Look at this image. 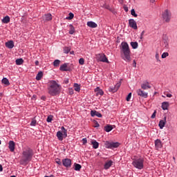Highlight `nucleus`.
I'll list each match as a JSON object with an SVG mask.
<instances>
[{
    "mask_svg": "<svg viewBox=\"0 0 177 177\" xmlns=\"http://www.w3.org/2000/svg\"><path fill=\"white\" fill-rule=\"evenodd\" d=\"M60 91H62V86L57 84L56 81L51 80L48 82V92L50 96H57L60 93Z\"/></svg>",
    "mask_w": 177,
    "mask_h": 177,
    "instance_id": "nucleus-1",
    "label": "nucleus"
},
{
    "mask_svg": "<svg viewBox=\"0 0 177 177\" xmlns=\"http://www.w3.org/2000/svg\"><path fill=\"white\" fill-rule=\"evenodd\" d=\"M120 53L122 59L125 62H130L131 60V50L129 49V45L127 42H122L120 46Z\"/></svg>",
    "mask_w": 177,
    "mask_h": 177,
    "instance_id": "nucleus-2",
    "label": "nucleus"
},
{
    "mask_svg": "<svg viewBox=\"0 0 177 177\" xmlns=\"http://www.w3.org/2000/svg\"><path fill=\"white\" fill-rule=\"evenodd\" d=\"M32 156H34V152L32 149L30 148H27L22 152V157L20 161L21 165H26V164H28L30 161H31V158H32Z\"/></svg>",
    "mask_w": 177,
    "mask_h": 177,
    "instance_id": "nucleus-3",
    "label": "nucleus"
},
{
    "mask_svg": "<svg viewBox=\"0 0 177 177\" xmlns=\"http://www.w3.org/2000/svg\"><path fill=\"white\" fill-rule=\"evenodd\" d=\"M144 163H145V160L143 158H138V159H135L132 165L135 168H137V169H143L144 167Z\"/></svg>",
    "mask_w": 177,
    "mask_h": 177,
    "instance_id": "nucleus-4",
    "label": "nucleus"
},
{
    "mask_svg": "<svg viewBox=\"0 0 177 177\" xmlns=\"http://www.w3.org/2000/svg\"><path fill=\"white\" fill-rule=\"evenodd\" d=\"M104 145L106 149H117V147L120 146V142L106 141L105 142Z\"/></svg>",
    "mask_w": 177,
    "mask_h": 177,
    "instance_id": "nucleus-5",
    "label": "nucleus"
},
{
    "mask_svg": "<svg viewBox=\"0 0 177 177\" xmlns=\"http://www.w3.org/2000/svg\"><path fill=\"white\" fill-rule=\"evenodd\" d=\"M162 17L163 20H165V21H166V23H169V20H171V12H169V10H165L162 12Z\"/></svg>",
    "mask_w": 177,
    "mask_h": 177,
    "instance_id": "nucleus-6",
    "label": "nucleus"
},
{
    "mask_svg": "<svg viewBox=\"0 0 177 177\" xmlns=\"http://www.w3.org/2000/svg\"><path fill=\"white\" fill-rule=\"evenodd\" d=\"M120 86H121V82L117 83L114 86L109 87V91L112 93H115V92L120 89Z\"/></svg>",
    "mask_w": 177,
    "mask_h": 177,
    "instance_id": "nucleus-7",
    "label": "nucleus"
},
{
    "mask_svg": "<svg viewBox=\"0 0 177 177\" xmlns=\"http://www.w3.org/2000/svg\"><path fill=\"white\" fill-rule=\"evenodd\" d=\"M97 58L100 62H103L104 63H109V59L104 54H97Z\"/></svg>",
    "mask_w": 177,
    "mask_h": 177,
    "instance_id": "nucleus-8",
    "label": "nucleus"
},
{
    "mask_svg": "<svg viewBox=\"0 0 177 177\" xmlns=\"http://www.w3.org/2000/svg\"><path fill=\"white\" fill-rule=\"evenodd\" d=\"M129 25L131 28L133 30H138V24H136V21L133 19H131L129 20Z\"/></svg>",
    "mask_w": 177,
    "mask_h": 177,
    "instance_id": "nucleus-9",
    "label": "nucleus"
},
{
    "mask_svg": "<svg viewBox=\"0 0 177 177\" xmlns=\"http://www.w3.org/2000/svg\"><path fill=\"white\" fill-rule=\"evenodd\" d=\"M62 164L66 168H71V159L65 158L62 160Z\"/></svg>",
    "mask_w": 177,
    "mask_h": 177,
    "instance_id": "nucleus-10",
    "label": "nucleus"
},
{
    "mask_svg": "<svg viewBox=\"0 0 177 177\" xmlns=\"http://www.w3.org/2000/svg\"><path fill=\"white\" fill-rule=\"evenodd\" d=\"M137 94L138 95V96L144 97L145 99L147 98V96H149L147 93L145 92L143 90L140 88L137 90Z\"/></svg>",
    "mask_w": 177,
    "mask_h": 177,
    "instance_id": "nucleus-11",
    "label": "nucleus"
},
{
    "mask_svg": "<svg viewBox=\"0 0 177 177\" xmlns=\"http://www.w3.org/2000/svg\"><path fill=\"white\" fill-rule=\"evenodd\" d=\"M155 147L156 150H159V149L162 147V142H161V140L157 139L155 140Z\"/></svg>",
    "mask_w": 177,
    "mask_h": 177,
    "instance_id": "nucleus-12",
    "label": "nucleus"
},
{
    "mask_svg": "<svg viewBox=\"0 0 177 177\" xmlns=\"http://www.w3.org/2000/svg\"><path fill=\"white\" fill-rule=\"evenodd\" d=\"M151 88V86H150V83H149V82H144L141 84V88L144 89V91L150 89Z\"/></svg>",
    "mask_w": 177,
    "mask_h": 177,
    "instance_id": "nucleus-13",
    "label": "nucleus"
},
{
    "mask_svg": "<svg viewBox=\"0 0 177 177\" xmlns=\"http://www.w3.org/2000/svg\"><path fill=\"white\" fill-rule=\"evenodd\" d=\"M52 20V15L50 13L45 14L43 16V21H50Z\"/></svg>",
    "mask_w": 177,
    "mask_h": 177,
    "instance_id": "nucleus-14",
    "label": "nucleus"
},
{
    "mask_svg": "<svg viewBox=\"0 0 177 177\" xmlns=\"http://www.w3.org/2000/svg\"><path fill=\"white\" fill-rule=\"evenodd\" d=\"M94 92H95L97 96H103V95L104 94V92H103L100 87H97L96 88H95Z\"/></svg>",
    "mask_w": 177,
    "mask_h": 177,
    "instance_id": "nucleus-15",
    "label": "nucleus"
},
{
    "mask_svg": "<svg viewBox=\"0 0 177 177\" xmlns=\"http://www.w3.org/2000/svg\"><path fill=\"white\" fill-rule=\"evenodd\" d=\"M91 117H98V118H102V113H99L97 111H91Z\"/></svg>",
    "mask_w": 177,
    "mask_h": 177,
    "instance_id": "nucleus-16",
    "label": "nucleus"
},
{
    "mask_svg": "<svg viewBox=\"0 0 177 177\" xmlns=\"http://www.w3.org/2000/svg\"><path fill=\"white\" fill-rule=\"evenodd\" d=\"M6 48H8V49H13L15 47V43H13V41H9L6 43Z\"/></svg>",
    "mask_w": 177,
    "mask_h": 177,
    "instance_id": "nucleus-17",
    "label": "nucleus"
},
{
    "mask_svg": "<svg viewBox=\"0 0 177 177\" xmlns=\"http://www.w3.org/2000/svg\"><path fill=\"white\" fill-rule=\"evenodd\" d=\"M113 160H108L105 162L104 168V169H109L111 165H113Z\"/></svg>",
    "mask_w": 177,
    "mask_h": 177,
    "instance_id": "nucleus-18",
    "label": "nucleus"
},
{
    "mask_svg": "<svg viewBox=\"0 0 177 177\" xmlns=\"http://www.w3.org/2000/svg\"><path fill=\"white\" fill-rule=\"evenodd\" d=\"M15 144L13 141H10L9 142L8 148H9L10 151H12V152L15 151Z\"/></svg>",
    "mask_w": 177,
    "mask_h": 177,
    "instance_id": "nucleus-19",
    "label": "nucleus"
},
{
    "mask_svg": "<svg viewBox=\"0 0 177 177\" xmlns=\"http://www.w3.org/2000/svg\"><path fill=\"white\" fill-rule=\"evenodd\" d=\"M87 26L91 28H96V27H97V24L93 21H88Z\"/></svg>",
    "mask_w": 177,
    "mask_h": 177,
    "instance_id": "nucleus-20",
    "label": "nucleus"
},
{
    "mask_svg": "<svg viewBox=\"0 0 177 177\" xmlns=\"http://www.w3.org/2000/svg\"><path fill=\"white\" fill-rule=\"evenodd\" d=\"M42 77H44V72L39 71L36 75L37 81H41V80H42Z\"/></svg>",
    "mask_w": 177,
    "mask_h": 177,
    "instance_id": "nucleus-21",
    "label": "nucleus"
},
{
    "mask_svg": "<svg viewBox=\"0 0 177 177\" xmlns=\"http://www.w3.org/2000/svg\"><path fill=\"white\" fill-rule=\"evenodd\" d=\"M168 107H169V102H164L162 103V110H168Z\"/></svg>",
    "mask_w": 177,
    "mask_h": 177,
    "instance_id": "nucleus-22",
    "label": "nucleus"
},
{
    "mask_svg": "<svg viewBox=\"0 0 177 177\" xmlns=\"http://www.w3.org/2000/svg\"><path fill=\"white\" fill-rule=\"evenodd\" d=\"M2 23L4 24H8V23L10 22V17L9 16H6L3 19H2Z\"/></svg>",
    "mask_w": 177,
    "mask_h": 177,
    "instance_id": "nucleus-23",
    "label": "nucleus"
},
{
    "mask_svg": "<svg viewBox=\"0 0 177 177\" xmlns=\"http://www.w3.org/2000/svg\"><path fill=\"white\" fill-rule=\"evenodd\" d=\"M69 28H70L69 34L71 35H73V34H74V32H75V28H74V26L72 24L69 25Z\"/></svg>",
    "mask_w": 177,
    "mask_h": 177,
    "instance_id": "nucleus-24",
    "label": "nucleus"
},
{
    "mask_svg": "<svg viewBox=\"0 0 177 177\" xmlns=\"http://www.w3.org/2000/svg\"><path fill=\"white\" fill-rule=\"evenodd\" d=\"M2 84H4V85H6L7 86L10 85V83L9 82V80H8V78L4 77L3 78V80H1Z\"/></svg>",
    "mask_w": 177,
    "mask_h": 177,
    "instance_id": "nucleus-25",
    "label": "nucleus"
},
{
    "mask_svg": "<svg viewBox=\"0 0 177 177\" xmlns=\"http://www.w3.org/2000/svg\"><path fill=\"white\" fill-rule=\"evenodd\" d=\"M15 63L17 66H20V65L23 64V63H24V60L21 58L17 59L15 61Z\"/></svg>",
    "mask_w": 177,
    "mask_h": 177,
    "instance_id": "nucleus-26",
    "label": "nucleus"
},
{
    "mask_svg": "<svg viewBox=\"0 0 177 177\" xmlns=\"http://www.w3.org/2000/svg\"><path fill=\"white\" fill-rule=\"evenodd\" d=\"M57 138L58 140H63V133H62V131H58L57 133Z\"/></svg>",
    "mask_w": 177,
    "mask_h": 177,
    "instance_id": "nucleus-27",
    "label": "nucleus"
},
{
    "mask_svg": "<svg viewBox=\"0 0 177 177\" xmlns=\"http://www.w3.org/2000/svg\"><path fill=\"white\" fill-rule=\"evenodd\" d=\"M91 145H93V149H97L99 147V142H97L96 140H93L91 142Z\"/></svg>",
    "mask_w": 177,
    "mask_h": 177,
    "instance_id": "nucleus-28",
    "label": "nucleus"
},
{
    "mask_svg": "<svg viewBox=\"0 0 177 177\" xmlns=\"http://www.w3.org/2000/svg\"><path fill=\"white\" fill-rule=\"evenodd\" d=\"M74 89L76 92H80L81 91V87L77 83L74 84Z\"/></svg>",
    "mask_w": 177,
    "mask_h": 177,
    "instance_id": "nucleus-29",
    "label": "nucleus"
},
{
    "mask_svg": "<svg viewBox=\"0 0 177 177\" xmlns=\"http://www.w3.org/2000/svg\"><path fill=\"white\" fill-rule=\"evenodd\" d=\"M130 44H131V47L133 48V49H138V46H139L138 44V42H136V41H135V42L131 41Z\"/></svg>",
    "mask_w": 177,
    "mask_h": 177,
    "instance_id": "nucleus-30",
    "label": "nucleus"
},
{
    "mask_svg": "<svg viewBox=\"0 0 177 177\" xmlns=\"http://www.w3.org/2000/svg\"><path fill=\"white\" fill-rule=\"evenodd\" d=\"M75 171H80L81 168H82V166H81V165L77 164V163H75Z\"/></svg>",
    "mask_w": 177,
    "mask_h": 177,
    "instance_id": "nucleus-31",
    "label": "nucleus"
},
{
    "mask_svg": "<svg viewBox=\"0 0 177 177\" xmlns=\"http://www.w3.org/2000/svg\"><path fill=\"white\" fill-rule=\"evenodd\" d=\"M104 129L106 132H110L111 131H113V126L111 125H107L104 127Z\"/></svg>",
    "mask_w": 177,
    "mask_h": 177,
    "instance_id": "nucleus-32",
    "label": "nucleus"
},
{
    "mask_svg": "<svg viewBox=\"0 0 177 177\" xmlns=\"http://www.w3.org/2000/svg\"><path fill=\"white\" fill-rule=\"evenodd\" d=\"M59 70H60V71H71V68H70V67H60Z\"/></svg>",
    "mask_w": 177,
    "mask_h": 177,
    "instance_id": "nucleus-33",
    "label": "nucleus"
},
{
    "mask_svg": "<svg viewBox=\"0 0 177 177\" xmlns=\"http://www.w3.org/2000/svg\"><path fill=\"white\" fill-rule=\"evenodd\" d=\"M164 127H165V121L164 120H160L159 122V127L160 129H162V128H164Z\"/></svg>",
    "mask_w": 177,
    "mask_h": 177,
    "instance_id": "nucleus-34",
    "label": "nucleus"
},
{
    "mask_svg": "<svg viewBox=\"0 0 177 177\" xmlns=\"http://www.w3.org/2000/svg\"><path fill=\"white\" fill-rule=\"evenodd\" d=\"M60 65V60L59 59H55L54 62H53V66L55 67H59V66Z\"/></svg>",
    "mask_w": 177,
    "mask_h": 177,
    "instance_id": "nucleus-35",
    "label": "nucleus"
},
{
    "mask_svg": "<svg viewBox=\"0 0 177 177\" xmlns=\"http://www.w3.org/2000/svg\"><path fill=\"white\" fill-rule=\"evenodd\" d=\"M74 19V14L73 12L69 13V16L66 17V20H73Z\"/></svg>",
    "mask_w": 177,
    "mask_h": 177,
    "instance_id": "nucleus-36",
    "label": "nucleus"
},
{
    "mask_svg": "<svg viewBox=\"0 0 177 177\" xmlns=\"http://www.w3.org/2000/svg\"><path fill=\"white\" fill-rule=\"evenodd\" d=\"M71 50V48L70 47H65L64 48V53H68Z\"/></svg>",
    "mask_w": 177,
    "mask_h": 177,
    "instance_id": "nucleus-37",
    "label": "nucleus"
},
{
    "mask_svg": "<svg viewBox=\"0 0 177 177\" xmlns=\"http://www.w3.org/2000/svg\"><path fill=\"white\" fill-rule=\"evenodd\" d=\"M52 120H53V116L50 115V116H48L46 121L47 122H52Z\"/></svg>",
    "mask_w": 177,
    "mask_h": 177,
    "instance_id": "nucleus-38",
    "label": "nucleus"
},
{
    "mask_svg": "<svg viewBox=\"0 0 177 177\" xmlns=\"http://www.w3.org/2000/svg\"><path fill=\"white\" fill-rule=\"evenodd\" d=\"M131 14L132 15V16H134V17H138V15L136 14V12H135L134 9L131 10Z\"/></svg>",
    "mask_w": 177,
    "mask_h": 177,
    "instance_id": "nucleus-39",
    "label": "nucleus"
},
{
    "mask_svg": "<svg viewBox=\"0 0 177 177\" xmlns=\"http://www.w3.org/2000/svg\"><path fill=\"white\" fill-rule=\"evenodd\" d=\"M131 97H132V93H129V95H127L126 100L127 102H129V100H131Z\"/></svg>",
    "mask_w": 177,
    "mask_h": 177,
    "instance_id": "nucleus-40",
    "label": "nucleus"
},
{
    "mask_svg": "<svg viewBox=\"0 0 177 177\" xmlns=\"http://www.w3.org/2000/svg\"><path fill=\"white\" fill-rule=\"evenodd\" d=\"M31 127H35L37 125V120H32V122H30Z\"/></svg>",
    "mask_w": 177,
    "mask_h": 177,
    "instance_id": "nucleus-41",
    "label": "nucleus"
},
{
    "mask_svg": "<svg viewBox=\"0 0 177 177\" xmlns=\"http://www.w3.org/2000/svg\"><path fill=\"white\" fill-rule=\"evenodd\" d=\"M169 54L168 53H163L162 54V59H165V57H168Z\"/></svg>",
    "mask_w": 177,
    "mask_h": 177,
    "instance_id": "nucleus-42",
    "label": "nucleus"
},
{
    "mask_svg": "<svg viewBox=\"0 0 177 177\" xmlns=\"http://www.w3.org/2000/svg\"><path fill=\"white\" fill-rule=\"evenodd\" d=\"M55 162L58 164V165H62V161L59 158L55 159Z\"/></svg>",
    "mask_w": 177,
    "mask_h": 177,
    "instance_id": "nucleus-43",
    "label": "nucleus"
},
{
    "mask_svg": "<svg viewBox=\"0 0 177 177\" xmlns=\"http://www.w3.org/2000/svg\"><path fill=\"white\" fill-rule=\"evenodd\" d=\"M164 44L165 46V48H167L168 46V39L167 38L164 39Z\"/></svg>",
    "mask_w": 177,
    "mask_h": 177,
    "instance_id": "nucleus-44",
    "label": "nucleus"
},
{
    "mask_svg": "<svg viewBox=\"0 0 177 177\" xmlns=\"http://www.w3.org/2000/svg\"><path fill=\"white\" fill-rule=\"evenodd\" d=\"M84 62H85V60L84 59V58H80L79 59L80 64H82V65L84 64Z\"/></svg>",
    "mask_w": 177,
    "mask_h": 177,
    "instance_id": "nucleus-45",
    "label": "nucleus"
},
{
    "mask_svg": "<svg viewBox=\"0 0 177 177\" xmlns=\"http://www.w3.org/2000/svg\"><path fill=\"white\" fill-rule=\"evenodd\" d=\"M62 133H63V136H64V138H67V130L63 131Z\"/></svg>",
    "mask_w": 177,
    "mask_h": 177,
    "instance_id": "nucleus-46",
    "label": "nucleus"
},
{
    "mask_svg": "<svg viewBox=\"0 0 177 177\" xmlns=\"http://www.w3.org/2000/svg\"><path fill=\"white\" fill-rule=\"evenodd\" d=\"M156 114H157V111H154L152 115L151 116V118H156Z\"/></svg>",
    "mask_w": 177,
    "mask_h": 177,
    "instance_id": "nucleus-47",
    "label": "nucleus"
},
{
    "mask_svg": "<svg viewBox=\"0 0 177 177\" xmlns=\"http://www.w3.org/2000/svg\"><path fill=\"white\" fill-rule=\"evenodd\" d=\"M87 142H88V140H86V138H83L82 139L83 145H86Z\"/></svg>",
    "mask_w": 177,
    "mask_h": 177,
    "instance_id": "nucleus-48",
    "label": "nucleus"
},
{
    "mask_svg": "<svg viewBox=\"0 0 177 177\" xmlns=\"http://www.w3.org/2000/svg\"><path fill=\"white\" fill-rule=\"evenodd\" d=\"M143 35H145V30H143V31L141 32V35H140V39H143Z\"/></svg>",
    "mask_w": 177,
    "mask_h": 177,
    "instance_id": "nucleus-49",
    "label": "nucleus"
},
{
    "mask_svg": "<svg viewBox=\"0 0 177 177\" xmlns=\"http://www.w3.org/2000/svg\"><path fill=\"white\" fill-rule=\"evenodd\" d=\"M165 95H166L167 97H171L172 96L171 94L166 93H165Z\"/></svg>",
    "mask_w": 177,
    "mask_h": 177,
    "instance_id": "nucleus-50",
    "label": "nucleus"
},
{
    "mask_svg": "<svg viewBox=\"0 0 177 177\" xmlns=\"http://www.w3.org/2000/svg\"><path fill=\"white\" fill-rule=\"evenodd\" d=\"M68 66V64L65 63V64L61 65L60 67H67Z\"/></svg>",
    "mask_w": 177,
    "mask_h": 177,
    "instance_id": "nucleus-51",
    "label": "nucleus"
},
{
    "mask_svg": "<svg viewBox=\"0 0 177 177\" xmlns=\"http://www.w3.org/2000/svg\"><path fill=\"white\" fill-rule=\"evenodd\" d=\"M35 66H39V62L35 61Z\"/></svg>",
    "mask_w": 177,
    "mask_h": 177,
    "instance_id": "nucleus-52",
    "label": "nucleus"
},
{
    "mask_svg": "<svg viewBox=\"0 0 177 177\" xmlns=\"http://www.w3.org/2000/svg\"><path fill=\"white\" fill-rule=\"evenodd\" d=\"M3 171V167H2V165H0V172H2Z\"/></svg>",
    "mask_w": 177,
    "mask_h": 177,
    "instance_id": "nucleus-53",
    "label": "nucleus"
},
{
    "mask_svg": "<svg viewBox=\"0 0 177 177\" xmlns=\"http://www.w3.org/2000/svg\"><path fill=\"white\" fill-rule=\"evenodd\" d=\"M100 125L99 124V123L96 122L95 127V128H98V127H100Z\"/></svg>",
    "mask_w": 177,
    "mask_h": 177,
    "instance_id": "nucleus-54",
    "label": "nucleus"
},
{
    "mask_svg": "<svg viewBox=\"0 0 177 177\" xmlns=\"http://www.w3.org/2000/svg\"><path fill=\"white\" fill-rule=\"evenodd\" d=\"M133 64L134 67H136V61H133Z\"/></svg>",
    "mask_w": 177,
    "mask_h": 177,
    "instance_id": "nucleus-55",
    "label": "nucleus"
},
{
    "mask_svg": "<svg viewBox=\"0 0 177 177\" xmlns=\"http://www.w3.org/2000/svg\"><path fill=\"white\" fill-rule=\"evenodd\" d=\"M150 2H151V3H154V2H156V0H150Z\"/></svg>",
    "mask_w": 177,
    "mask_h": 177,
    "instance_id": "nucleus-56",
    "label": "nucleus"
},
{
    "mask_svg": "<svg viewBox=\"0 0 177 177\" xmlns=\"http://www.w3.org/2000/svg\"><path fill=\"white\" fill-rule=\"evenodd\" d=\"M61 129L62 130V131H64V130H66V128H64V127H62L61 128Z\"/></svg>",
    "mask_w": 177,
    "mask_h": 177,
    "instance_id": "nucleus-57",
    "label": "nucleus"
},
{
    "mask_svg": "<svg viewBox=\"0 0 177 177\" xmlns=\"http://www.w3.org/2000/svg\"><path fill=\"white\" fill-rule=\"evenodd\" d=\"M65 84H68V80H66L65 81Z\"/></svg>",
    "mask_w": 177,
    "mask_h": 177,
    "instance_id": "nucleus-58",
    "label": "nucleus"
},
{
    "mask_svg": "<svg viewBox=\"0 0 177 177\" xmlns=\"http://www.w3.org/2000/svg\"><path fill=\"white\" fill-rule=\"evenodd\" d=\"M10 177H16V176H11Z\"/></svg>",
    "mask_w": 177,
    "mask_h": 177,
    "instance_id": "nucleus-59",
    "label": "nucleus"
},
{
    "mask_svg": "<svg viewBox=\"0 0 177 177\" xmlns=\"http://www.w3.org/2000/svg\"><path fill=\"white\" fill-rule=\"evenodd\" d=\"M162 97H165V95H162Z\"/></svg>",
    "mask_w": 177,
    "mask_h": 177,
    "instance_id": "nucleus-60",
    "label": "nucleus"
},
{
    "mask_svg": "<svg viewBox=\"0 0 177 177\" xmlns=\"http://www.w3.org/2000/svg\"><path fill=\"white\" fill-rule=\"evenodd\" d=\"M165 120H167V118H165Z\"/></svg>",
    "mask_w": 177,
    "mask_h": 177,
    "instance_id": "nucleus-61",
    "label": "nucleus"
},
{
    "mask_svg": "<svg viewBox=\"0 0 177 177\" xmlns=\"http://www.w3.org/2000/svg\"><path fill=\"white\" fill-rule=\"evenodd\" d=\"M1 140H0V145H1Z\"/></svg>",
    "mask_w": 177,
    "mask_h": 177,
    "instance_id": "nucleus-62",
    "label": "nucleus"
}]
</instances>
